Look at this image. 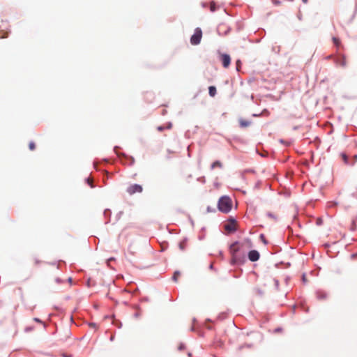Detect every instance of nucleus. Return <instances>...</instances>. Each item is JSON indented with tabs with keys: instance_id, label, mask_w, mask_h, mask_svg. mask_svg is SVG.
<instances>
[{
	"instance_id": "7c9ffc66",
	"label": "nucleus",
	"mask_w": 357,
	"mask_h": 357,
	"mask_svg": "<svg viewBox=\"0 0 357 357\" xmlns=\"http://www.w3.org/2000/svg\"><path fill=\"white\" fill-rule=\"evenodd\" d=\"M275 284L276 287L278 288L279 286V281L278 280H275Z\"/></svg>"
},
{
	"instance_id": "72a5a7b5",
	"label": "nucleus",
	"mask_w": 357,
	"mask_h": 357,
	"mask_svg": "<svg viewBox=\"0 0 357 357\" xmlns=\"http://www.w3.org/2000/svg\"><path fill=\"white\" fill-rule=\"evenodd\" d=\"M202 6L204 8H206L208 6V3H202Z\"/></svg>"
},
{
	"instance_id": "6e6552de",
	"label": "nucleus",
	"mask_w": 357,
	"mask_h": 357,
	"mask_svg": "<svg viewBox=\"0 0 357 357\" xmlns=\"http://www.w3.org/2000/svg\"><path fill=\"white\" fill-rule=\"evenodd\" d=\"M316 296L319 300H324L327 298V294L324 290L318 289L316 291Z\"/></svg>"
},
{
	"instance_id": "2f4dec72",
	"label": "nucleus",
	"mask_w": 357,
	"mask_h": 357,
	"mask_svg": "<svg viewBox=\"0 0 357 357\" xmlns=\"http://www.w3.org/2000/svg\"><path fill=\"white\" fill-rule=\"evenodd\" d=\"M113 260H114V259L113 257L109 258V259L107 260V264H109V262H110L111 261H113Z\"/></svg>"
},
{
	"instance_id": "9d476101",
	"label": "nucleus",
	"mask_w": 357,
	"mask_h": 357,
	"mask_svg": "<svg viewBox=\"0 0 357 357\" xmlns=\"http://www.w3.org/2000/svg\"><path fill=\"white\" fill-rule=\"evenodd\" d=\"M218 8L219 6H218L215 1H212L209 3V9L211 12H215Z\"/></svg>"
},
{
	"instance_id": "ea45409f",
	"label": "nucleus",
	"mask_w": 357,
	"mask_h": 357,
	"mask_svg": "<svg viewBox=\"0 0 357 357\" xmlns=\"http://www.w3.org/2000/svg\"><path fill=\"white\" fill-rule=\"evenodd\" d=\"M213 268V264H211V265H210V268H211V269H212Z\"/></svg>"
},
{
	"instance_id": "20e7f679",
	"label": "nucleus",
	"mask_w": 357,
	"mask_h": 357,
	"mask_svg": "<svg viewBox=\"0 0 357 357\" xmlns=\"http://www.w3.org/2000/svg\"><path fill=\"white\" fill-rule=\"evenodd\" d=\"M142 186L141 185L135 183L128 186L126 191L129 195H132L136 192L140 193L142 192Z\"/></svg>"
},
{
	"instance_id": "ddd939ff",
	"label": "nucleus",
	"mask_w": 357,
	"mask_h": 357,
	"mask_svg": "<svg viewBox=\"0 0 357 357\" xmlns=\"http://www.w3.org/2000/svg\"><path fill=\"white\" fill-rule=\"evenodd\" d=\"M222 163L219 161V160H216L215 162H213L211 165V169H215V167H219V168H222Z\"/></svg>"
},
{
	"instance_id": "58836bf2",
	"label": "nucleus",
	"mask_w": 357,
	"mask_h": 357,
	"mask_svg": "<svg viewBox=\"0 0 357 357\" xmlns=\"http://www.w3.org/2000/svg\"><path fill=\"white\" fill-rule=\"evenodd\" d=\"M303 3H306L308 0H302Z\"/></svg>"
},
{
	"instance_id": "e433bc0d",
	"label": "nucleus",
	"mask_w": 357,
	"mask_h": 357,
	"mask_svg": "<svg viewBox=\"0 0 357 357\" xmlns=\"http://www.w3.org/2000/svg\"><path fill=\"white\" fill-rule=\"evenodd\" d=\"M90 325H91L92 327H96V324L92 323V324H91Z\"/></svg>"
},
{
	"instance_id": "423d86ee",
	"label": "nucleus",
	"mask_w": 357,
	"mask_h": 357,
	"mask_svg": "<svg viewBox=\"0 0 357 357\" xmlns=\"http://www.w3.org/2000/svg\"><path fill=\"white\" fill-rule=\"evenodd\" d=\"M260 257L259 252L255 250H250L248 252V259L250 261L254 262L259 260Z\"/></svg>"
},
{
	"instance_id": "0eeeda50",
	"label": "nucleus",
	"mask_w": 357,
	"mask_h": 357,
	"mask_svg": "<svg viewBox=\"0 0 357 357\" xmlns=\"http://www.w3.org/2000/svg\"><path fill=\"white\" fill-rule=\"evenodd\" d=\"M221 61L224 68H228L231 63L230 56L227 54H221Z\"/></svg>"
},
{
	"instance_id": "1a4fd4ad",
	"label": "nucleus",
	"mask_w": 357,
	"mask_h": 357,
	"mask_svg": "<svg viewBox=\"0 0 357 357\" xmlns=\"http://www.w3.org/2000/svg\"><path fill=\"white\" fill-rule=\"evenodd\" d=\"M187 238H184L178 243V248L181 251H184L187 248Z\"/></svg>"
},
{
	"instance_id": "aec40b11",
	"label": "nucleus",
	"mask_w": 357,
	"mask_h": 357,
	"mask_svg": "<svg viewBox=\"0 0 357 357\" xmlns=\"http://www.w3.org/2000/svg\"><path fill=\"white\" fill-rule=\"evenodd\" d=\"M29 149L33 151L35 149V144L33 142H31L29 144Z\"/></svg>"
},
{
	"instance_id": "9b49d317",
	"label": "nucleus",
	"mask_w": 357,
	"mask_h": 357,
	"mask_svg": "<svg viewBox=\"0 0 357 357\" xmlns=\"http://www.w3.org/2000/svg\"><path fill=\"white\" fill-rule=\"evenodd\" d=\"M217 93L215 86H211L208 87V93L211 97H214Z\"/></svg>"
},
{
	"instance_id": "79ce46f5",
	"label": "nucleus",
	"mask_w": 357,
	"mask_h": 357,
	"mask_svg": "<svg viewBox=\"0 0 357 357\" xmlns=\"http://www.w3.org/2000/svg\"><path fill=\"white\" fill-rule=\"evenodd\" d=\"M72 279L70 278H68V281L71 282Z\"/></svg>"
},
{
	"instance_id": "c756f323",
	"label": "nucleus",
	"mask_w": 357,
	"mask_h": 357,
	"mask_svg": "<svg viewBox=\"0 0 357 357\" xmlns=\"http://www.w3.org/2000/svg\"><path fill=\"white\" fill-rule=\"evenodd\" d=\"M354 162L353 163H351V165H354V164L357 161V155H355L354 156Z\"/></svg>"
},
{
	"instance_id": "4c0bfd02",
	"label": "nucleus",
	"mask_w": 357,
	"mask_h": 357,
	"mask_svg": "<svg viewBox=\"0 0 357 357\" xmlns=\"http://www.w3.org/2000/svg\"><path fill=\"white\" fill-rule=\"evenodd\" d=\"M303 280L305 282V275H303Z\"/></svg>"
},
{
	"instance_id": "cd10ccee",
	"label": "nucleus",
	"mask_w": 357,
	"mask_h": 357,
	"mask_svg": "<svg viewBox=\"0 0 357 357\" xmlns=\"http://www.w3.org/2000/svg\"><path fill=\"white\" fill-rule=\"evenodd\" d=\"M32 330H33V327H26V328H25V331H26V332H29V331H32Z\"/></svg>"
},
{
	"instance_id": "a878e982",
	"label": "nucleus",
	"mask_w": 357,
	"mask_h": 357,
	"mask_svg": "<svg viewBox=\"0 0 357 357\" xmlns=\"http://www.w3.org/2000/svg\"><path fill=\"white\" fill-rule=\"evenodd\" d=\"M165 129V128L162 126H160L157 128V130L160 132H162Z\"/></svg>"
},
{
	"instance_id": "4468645a",
	"label": "nucleus",
	"mask_w": 357,
	"mask_h": 357,
	"mask_svg": "<svg viewBox=\"0 0 357 357\" xmlns=\"http://www.w3.org/2000/svg\"><path fill=\"white\" fill-rule=\"evenodd\" d=\"M250 125V121H246V120H243V119H241L240 120V126H241V127L245 128V127L249 126Z\"/></svg>"
},
{
	"instance_id": "2eb2a0df",
	"label": "nucleus",
	"mask_w": 357,
	"mask_h": 357,
	"mask_svg": "<svg viewBox=\"0 0 357 357\" xmlns=\"http://www.w3.org/2000/svg\"><path fill=\"white\" fill-rule=\"evenodd\" d=\"M342 158L344 164L351 165V163H349L348 156L345 153H342Z\"/></svg>"
},
{
	"instance_id": "a19ab883",
	"label": "nucleus",
	"mask_w": 357,
	"mask_h": 357,
	"mask_svg": "<svg viewBox=\"0 0 357 357\" xmlns=\"http://www.w3.org/2000/svg\"><path fill=\"white\" fill-rule=\"evenodd\" d=\"M63 357H70V356H68V355L64 354Z\"/></svg>"
},
{
	"instance_id": "4be33fe9",
	"label": "nucleus",
	"mask_w": 357,
	"mask_h": 357,
	"mask_svg": "<svg viewBox=\"0 0 357 357\" xmlns=\"http://www.w3.org/2000/svg\"><path fill=\"white\" fill-rule=\"evenodd\" d=\"M236 70L238 71L240 68H241V62L240 60H237L236 62Z\"/></svg>"
},
{
	"instance_id": "37998d69",
	"label": "nucleus",
	"mask_w": 357,
	"mask_h": 357,
	"mask_svg": "<svg viewBox=\"0 0 357 357\" xmlns=\"http://www.w3.org/2000/svg\"><path fill=\"white\" fill-rule=\"evenodd\" d=\"M5 36H0V38H5Z\"/></svg>"
},
{
	"instance_id": "39448f33",
	"label": "nucleus",
	"mask_w": 357,
	"mask_h": 357,
	"mask_svg": "<svg viewBox=\"0 0 357 357\" xmlns=\"http://www.w3.org/2000/svg\"><path fill=\"white\" fill-rule=\"evenodd\" d=\"M334 62L337 66L345 67L347 66L346 58L344 55L337 54L334 57Z\"/></svg>"
},
{
	"instance_id": "a211bd4d",
	"label": "nucleus",
	"mask_w": 357,
	"mask_h": 357,
	"mask_svg": "<svg viewBox=\"0 0 357 357\" xmlns=\"http://www.w3.org/2000/svg\"><path fill=\"white\" fill-rule=\"evenodd\" d=\"M266 215H267L268 218H271V219H273V220H275V221L277 220V217H276V215H275V214L272 213L271 212H268V213H266Z\"/></svg>"
},
{
	"instance_id": "6ab92c4d",
	"label": "nucleus",
	"mask_w": 357,
	"mask_h": 357,
	"mask_svg": "<svg viewBox=\"0 0 357 357\" xmlns=\"http://www.w3.org/2000/svg\"><path fill=\"white\" fill-rule=\"evenodd\" d=\"M225 25H226V24H224V23L220 24L217 28L218 31L220 32L225 28Z\"/></svg>"
},
{
	"instance_id": "f257e3e1",
	"label": "nucleus",
	"mask_w": 357,
	"mask_h": 357,
	"mask_svg": "<svg viewBox=\"0 0 357 357\" xmlns=\"http://www.w3.org/2000/svg\"><path fill=\"white\" fill-rule=\"evenodd\" d=\"M239 250V242L236 241L231 244L229 247V252L231 255L230 264L233 266L237 264H241L243 261V255L238 254Z\"/></svg>"
},
{
	"instance_id": "c9c22d12",
	"label": "nucleus",
	"mask_w": 357,
	"mask_h": 357,
	"mask_svg": "<svg viewBox=\"0 0 357 357\" xmlns=\"http://www.w3.org/2000/svg\"><path fill=\"white\" fill-rule=\"evenodd\" d=\"M56 282L57 283H60V282H61V280H60L59 278H56Z\"/></svg>"
},
{
	"instance_id": "f3484780",
	"label": "nucleus",
	"mask_w": 357,
	"mask_h": 357,
	"mask_svg": "<svg viewBox=\"0 0 357 357\" xmlns=\"http://www.w3.org/2000/svg\"><path fill=\"white\" fill-rule=\"evenodd\" d=\"M180 275V272L179 271H175L174 273V275L172 276V280L175 282H176L178 280V278L179 277Z\"/></svg>"
},
{
	"instance_id": "7ed1b4c3",
	"label": "nucleus",
	"mask_w": 357,
	"mask_h": 357,
	"mask_svg": "<svg viewBox=\"0 0 357 357\" xmlns=\"http://www.w3.org/2000/svg\"><path fill=\"white\" fill-rule=\"evenodd\" d=\"M202 37V31L200 28H196L193 35L190 38V43L196 45L200 43Z\"/></svg>"
},
{
	"instance_id": "c03bdc74",
	"label": "nucleus",
	"mask_w": 357,
	"mask_h": 357,
	"mask_svg": "<svg viewBox=\"0 0 357 357\" xmlns=\"http://www.w3.org/2000/svg\"><path fill=\"white\" fill-rule=\"evenodd\" d=\"M110 340H114V337H111Z\"/></svg>"
},
{
	"instance_id": "f03ea898",
	"label": "nucleus",
	"mask_w": 357,
	"mask_h": 357,
	"mask_svg": "<svg viewBox=\"0 0 357 357\" xmlns=\"http://www.w3.org/2000/svg\"><path fill=\"white\" fill-rule=\"evenodd\" d=\"M232 207V201L228 196H222L218 202V209L224 213H228Z\"/></svg>"
},
{
	"instance_id": "f8f14e48",
	"label": "nucleus",
	"mask_w": 357,
	"mask_h": 357,
	"mask_svg": "<svg viewBox=\"0 0 357 357\" xmlns=\"http://www.w3.org/2000/svg\"><path fill=\"white\" fill-rule=\"evenodd\" d=\"M333 44L334 45L337 47V48H339L341 45V42L339 39V38L337 37H335V36H333Z\"/></svg>"
},
{
	"instance_id": "393cba45",
	"label": "nucleus",
	"mask_w": 357,
	"mask_h": 357,
	"mask_svg": "<svg viewBox=\"0 0 357 357\" xmlns=\"http://www.w3.org/2000/svg\"><path fill=\"white\" fill-rule=\"evenodd\" d=\"M178 350L181 351L185 349V344L183 343H181L178 346Z\"/></svg>"
},
{
	"instance_id": "dca6fc26",
	"label": "nucleus",
	"mask_w": 357,
	"mask_h": 357,
	"mask_svg": "<svg viewBox=\"0 0 357 357\" xmlns=\"http://www.w3.org/2000/svg\"><path fill=\"white\" fill-rule=\"evenodd\" d=\"M225 228L226 230L229 231H234L236 230L234 227L232 225H226Z\"/></svg>"
},
{
	"instance_id": "bb28decb",
	"label": "nucleus",
	"mask_w": 357,
	"mask_h": 357,
	"mask_svg": "<svg viewBox=\"0 0 357 357\" xmlns=\"http://www.w3.org/2000/svg\"><path fill=\"white\" fill-rule=\"evenodd\" d=\"M207 211L208 212H215V209L213 208H211V206H208L207 207Z\"/></svg>"
},
{
	"instance_id": "5701e85b",
	"label": "nucleus",
	"mask_w": 357,
	"mask_h": 357,
	"mask_svg": "<svg viewBox=\"0 0 357 357\" xmlns=\"http://www.w3.org/2000/svg\"><path fill=\"white\" fill-rule=\"evenodd\" d=\"M86 181H87V183L91 186V188H94V185L92 184V181L89 178H88L86 179Z\"/></svg>"
},
{
	"instance_id": "412c9836",
	"label": "nucleus",
	"mask_w": 357,
	"mask_h": 357,
	"mask_svg": "<svg viewBox=\"0 0 357 357\" xmlns=\"http://www.w3.org/2000/svg\"><path fill=\"white\" fill-rule=\"evenodd\" d=\"M33 321L36 322H38V323H40V324H43L45 328L46 327V325L40 319L35 317V318H33Z\"/></svg>"
},
{
	"instance_id": "c85d7f7f",
	"label": "nucleus",
	"mask_w": 357,
	"mask_h": 357,
	"mask_svg": "<svg viewBox=\"0 0 357 357\" xmlns=\"http://www.w3.org/2000/svg\"><path fill=\"white\" fill-rule=\"evenodd\" d=\"M109 213H110V211H109V210H107H107H105V211H104V215H105V216H106V215H109Z\"/></svg>"
},
{
	"instance_id": "b1692460",
	"label": "nucleus",
	"mask_w": 357,
	"mask_h": 357,
	"mask_svg": "<svg viewBox=\"0 0 357 357\" xmlns=\"http://www.w3.org/2000/svg\"><path fill=\"white\" fill-rule=\"evenodd\" d=\"M260 238L262 240V241L265 243V244H267V241L266 240L265 238V236L264 234H261L260 235Z\"/></svg>"
},
{
	"instance_id": "f704fd0d",
	"label": "nucleus",
	"mask_w": 357,
	"mask_h": 357,
	"mask_svg": "<svg viewBox=\"0 0 357 357\" xmlns=\"http://www.w3.org/2000/svg\"><path fill=\"white\" fill-rule=\"evenodd\" d=\"M335 56H333V55H329L327 56V58L328 59H331V58H334Z\"/></svg>"
},
{
	"instance_id": "473e14b6",
	"label": "nucleus",
	"mask_w": 357,
	"mask_h": 357,
	"mask_svg": "<svg viewBox=\"0 0 357 357\" xmlns=\"http://www.w3.org/2000/svg\"><path fill=\"white\" fill-rule=\"evenodd\" d=\"M172 126V123H168V126H167V129H171Z\"/></svg>"
}]
</instances>
